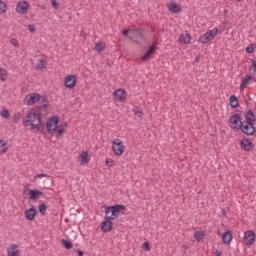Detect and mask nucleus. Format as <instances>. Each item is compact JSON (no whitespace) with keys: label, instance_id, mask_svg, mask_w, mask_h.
Instances as JSON below:
<instances>
[{"label":"nucleus","instance_id":"f704fd0d","mask_svg":"<svg viewBox=\"0 0 256 256\" xmlns=\"http://www.w3.org/2000/svg\"><path fill=\"white\" fill-rule=\"evenodd\" d=\"M0 79L1 81H7V70L0 68Z\"/></svg>","mask_w":256,"mask_h":256},{"label":"nucleus","instance_id":"9b49d317","mask_svg":"<svg viewBox=\"0 0 256 256\" xmlns=\"http://www.w3.org/2000/svg\"><path fill=\"white\" fill-rule=\"evenodd\" d=\"M29 11V2L20 1L16 6V13H20V15H25Z\"/></svg>","mask_w":256,"mask_h":256},{"label":"nucleus","instance_id":"f8f14e48","mask_svg":"<svg viewBox=\"0 0 256 256\" xmlns=\"http://www.w3.org/2000/svg\"><path fill=\"white\" fill-rule=\"evenodd\" d=\"M255 232L253 230H248L244 233V243L246 245H253L255 243Z\"/></svg>","mask_w":256,"mask_h":256},{"label":"nucleus","instance_id":"864d4df0","mask_svg":"<svg viewBox=\"0 0 256 256\" xmlns=\"http://www.w3.org/2000/svg\"><path fill=\"white\" fill-rule=\"evenodd\" d=\"M221 253H222L221 251L216 250L215 255H216V256H221Z\"/></svg>","mask_w":256,"mask_h":256},{"label":"nucleus","instance_id":"423d86ee","mask_svg":"<svg viewBox=\"0 0 256 256\" xmlns=\"http://www.w3.org/2000/svg\"><path fill=\"white\" fill-rule=\"evenodd\" d=\"M219 29L214 28L210 30L209 32H206L204 35L200 36L198 39V43H209V41H213L215 37L217 36Z\"/></svg>","mask_w":256,"mask_h":256},{"label":"nucleus","instance_id":"20e7f679","mask_svg":"<svg viewBox=\"0 0 256 256\" xmlns=\"http://www.w3.org/2000/svg\"><path fill=\"white\" fill-rule=\"evenodd\" d=\"M229 123L230 129H233L234 131H239L241 125L243 124V118H241V114H233L229 118Z\"/></svg>","mask_w":256,"mask_h":256},{"label":"nucleus","instance_id":"e433bc0d","mask_svg":"<svg viewBox=\"0 0 256 256\" xmlns=\"http://www.w3.org/2000/svg\"><path fill=\"white\" fill-rule=\"evenodd\" d=\"M255 51V45L254 44H250L246 47V53H253Z\"/></svg>","mask_w":256,"mask_h":256},{"label":"nucleus","instance_id":"aec40b11","mask_svg":"<svg viewBox=\"0 0 256 256\" xmlns=\"http://www.w3.org/2000/svg\"><path fill=\"white\" fill-rule=\"evenodd\" d=\"M255 80V78L251 75H246L243 79L242 82L240 84V89H245V87H247V85H249L250 81Z\"/></svg>","mask_w":256,"mask_h":256},{"label":"nucleus","instance_id":"49530a36","mask_svg":"<svg viewBox=\"0 0 256 256\" xmlns=\"http://www.w3.org/2000/svg\"><path fill=\"white\" fill-rule=\"evenodd\" d=\"M28 30L30 31V33H35V25L29 24L28 25Z\"/></svg>","mask_w":256,"mask_h":256},{"label":"nucleus","instance_id":"2eb2a0df","mask_svg":"<svg viewBox=\"0 0 256 256\" xmlns=\"http://www.w3.org/2000/svg\"><path fill=\"white\" fill-rule=\"evenodd\" d=\"M240 147L243 151H251L253 149V142L249 138H244L240 141Z\"/></svg>","mask_w":256,"mask_h":256},{"label":"nucleus","instance_id":"4be33fe9","mask_svg":"<svg viewBox=\"0 0 256 256\" xmlns=\"http://www.w3.org/2000/svg\"><path fill=\"white\" fill-rule=\"evenodd\" d=\"M17 247V244H11L10 248L7 249L8 256H19V250H15Z\"/></svg>","mask_w":256,"mask_h":256},{"label":"nucleus","instance_id":"4c0bfd02","mask_svg":"<svg viewBox=\"0 0 256 256\" xmlns=\"http://www.w3.org/2000/svg\"><path fill=\"white\" fill-rule=\"evenodd\" d=\"M129 33H130V30H129V29H124V30L122 31V35H123L124 37H128V39L133 40V36H129Z\"/></svg>","mask_w":256,"mask_h":256},{"label":"nucleus","instance_id":"79ce46f5","mask_svg":"<svg viewBox=\"0 0 256 256\" xmlns=\"http://www.w3.org/2000/svg\"><path fill=\"white\" fill-rule=\"evenodd\" d=\"M106 165H108V167H113L115 165V160L106 159Z\"/></svg>","mask_w":256,"mask_h":256},{"label":"nucleus","instance_id":"f3484780","mask_svg":"<svg viewBox=\"0 0 256 256\" xmlns=\"http://www.w3.org/2000/svg\"><path fill=\"white\" fill-rule=\"evenodd\" d=\"M155 44H152L148 50L145 52V54L141 57L142 61H149L153 55V53H155Z\"/></svg>","mask_w":256,"mask_h":256},{"label":"nucleus","instance_id":"39448f33","mask_svg":"<svg viewBox=\"0 0 256 256\" xmlns=\"http://www.w3.org/2000/svg\"><path fill=\"white\" fill-rule=\"evenodd\" d=\"M112 151L117 157H121L123 153H125V146L123 145V141L121 139H114L112 141Z\"/></svg>","mask_w":256,"mask_h":256},{"label":"nucleus","instance_id":"6e6d98bb","mask_svg":"<svg viewBox=\"0 0 256 256\" xmlns=\"http://www.w3.org/2000/svg\"><path fill=\"white\" fill-rule=\"evenodd\" d=\"M254 45V49H256V44H253Z\"/></svg>","mask_w":256,"mask_h":256},{"label":"nucleus","instance_id":"4468645a","mask_svg":"<svg viewBox=\"0 0 256 256\" xmlns=\"http://www.w3.org/2000/svg\"><path fill=\"white\" fill-rule=\"evenodd\" d=\"M24 215L27 221H35V217H37V209L32 206L30 209L24 212Z\"/></svg>","mask_w":256,"mask_h":256},{"label":"nucleus","instance_id":"c9c22d12","mask_svg":"<svg viewBox=\"0 0 256 256\" xmlns=\"http://www.w3.org/2000/svg\"><path fill=\"white\" fill-rule=\"evenodd\" d=\"M38 211L39 213H41V215H45V213H47V205L40 204L38 207Z\"/></svg>","mask_w":256,"mask_h":256},{"label":"nucleus","instance_id":"72a5a7b5","mask_svg":"<svg viewBox=\"0 0 256 256\" xmlns=\"http://www.w3.org/2000/svg\"><path fill=\"white\" fill-rule=\"evenodd\" d=\"M6 12H7V4L3 2V0H0V15Z\"/></svg>","mask_w":256,"mask_h":256},{"label":"nucleus","instance_id":"5701e85b","mask_svg":"<svg viewBox=\"0 0 256 256\" xmlns=\"http://www.w3.org/2000/svg\"><path fill=\"white\" fill-rule=\"evenodd\" d=\"M168 9L171 13H181V7H179V4L171 2L168 5Z\"/></svg>","mask_w":256,"mask_h":256},{"label":"nucleus","instance_id":"a211bd4d","mask_svg":"<svg viewBox=\"0 0 256 256\" xmlns=\"http://www.w3.org/2000/svg\"><path fill=\"white\" fill-rule=\"evenodd\" d=\"M132 41L133 39H143V29L141 28H135L130 31Z\"/></svg>","mask_w":256,"mask_h":256},{"label":"nucleus","instance_id":"c756f323","mask_svg":"<svg viewBox=\"0 0 256 256\" xmlns=\"http://www.w3.org/2000/svg\"><path fill=\"white\" fill-rule=\"evenodd\" d=\"M194 238L196 241H203L205 239V233L202 231H196L194 233Z\"/></svg>","mask_w":256,"mask_h":256},{"label":"nucleus","instance_id":"c03bdc74","mask_svg":"<svg viewBox=\"0 0 256 256\" xmlns=\"http://www.w3.org/2000/svg\"><path fill=\"white\" fill-rule=\"evenodd\" d=\"M10 43H11L12 45H14V47H19V41H18L17 39H15V38H12V39L10 40Z\"/></svg>","mask_w":256,"mask_h":256},{"label":"nucleus","instance_id":"b1692460","mask_svg":"<svg viewBox=\"0 0 256 256\" xmlns=\"http://www.w3.org/2000/svg\"><path fill=\"white\" fill-rule=\"evenodd\" d=\"M179 41H180V43L187 45L188 43H191V35L190 34H182L179 37Z\"/></svg>","mask_w":256,"mask_h":256},{"label":"nucleus","instance_id":"f03ea898","mask_svg":"<svg viewBox=\"0 0 256 256\" xmlns=\"http://www.w3.org/2000/svg\"><path fill=\"white\" fill-rule=\"evenodd\" d=\"M121 211H125V206L123 204L109 206L105 210V219H108V221H114V219H117V217L121 215Z\"/></svg>","mask_w":256,"mask_h":256},{"label":"nucleus","instance_id":"a18cd8bd","mask_svg":"<svg viewBox=\"0 0 256 256\" xmlns=\"http://www.w3.org/2000/svg\"><path fill=\"white\" fill-rule=\"evenodd\" d=\"M43 177H46L47 179H49L50 176L47 174H37L35 175L34 179H41Z\"/></svg>","mask_w":256,"mask_h":256},{"label":"nucleus","instance_id":"7ed1b4c3","mask_svg":"<svg viewBox=\"0 0 256 256\" xmlns=\"http://www.w3.org/2000/svg\"><path fill=\"white\" fill-rule=\"evenodd\" d=\"M59 129V116H52L46 121V131L53 135Z\"/></svg>","mask_w":256,"mask_h":256},{"label":"nucleus","instance_id":"603ef678","mask_svg":"<svg viewBox=\"0 0 256 256\" xmlns=\"http://www.w3.org/2000/svg\"><path fill=\"white\" fill-rule=\"evenodd\" d=\"M199 59H201V56L197 55L194 59V63H199Z\"/></svg>","mask_w":256,"mask_h":256},{"label":"nucleus","instance_id":"8fccbe9b","mask_svg":"<svg viewBox=\"0 0 256 256\" xmlns=\"http://www.w3.org/2000/svg\"><path fill=\"white\" fill-rule=\"evenodd\" d=\"M74 253H77L78 256H83V255H85V253H84L82 250H80V249L74 250Z\"/></svg>","mask_w":256,"mask_h":256},{"label":"nucleus","instance_id":"c85d7f7f","mask_svg":"<svg viewBox=\"0 0 256 256\" xmlns=\"http://www.w3.org/2000/svg\"><path fill=\"white\" fill-rule=\"evenodd\" d=\"M39 101L42 108L49 107V99L47 96H40Z\"/></svg>","mask_w":256,"mask_h":256},{"label":"nucleus","instance_id":"1a4fd4ad","mask_svg":"<svg viewBox=\"0 0 256 256\" xmlns=\"http://www.w3.org/2000/svg\"><path fill=\"white\" fill-rule=\"evenodd\" d=\"M64 85L66 89H74V87L77 85V76L75 75H68L64 79Z\"/></svg>","mask_w":256,"mask_h":256},{"label":"nucleus","instance_id":"2f4dec72","mask_svg":"<svg viewBox=\"0 0 256 256\" xmlns=\"http://www.w3.org/2000/svg\"><path fill=\"white\" fill-rule=\"evenodd\" d=\"M61 243L65 249H73V243L70 240L61 239Z\"/></svg>","mask_w":256,"mask_h":256},{"label":"nucleus","instance_id":"f257e3e1","mask_svg":"<svg viewBox=\"0 0 256 256\" xmlns=\"http://www.w3.org/2000/svg\"><path fill=\"white\" fill-rule=\"evenodd\" d=\"M41 117V107H34L27 112L26 119H23L24 127H30V131L36 130V132L39 133L41 127H43V124H41Z\"/></svg>","mask_w":256,"mask_h":256},{"label":"nucleus","instance_id":"4d7b16f0","mask_svg":"<svg viewBox=\"0 0 256 256\" xmlns=\"http://www.w3.org/2000/svg\"><path fill=\"white\" fill-rule=\"evenodd\" d=\"M246 103H249V101L246 100Z\"/></svg>","mask_w":256,"mask_h":256},{"label":"nucleus","instance_id":"bb28decb","mask_svg":"<svg viewBox=\"0 0 256 256\" xmlns=\"http://www.w3.org/2000/svg\"><path fill=\"white\" fill-rule=\"evenodd\" d=\"M251 65L249 67V73L252 77H256V60H251Z\"/></svg>","mask_w":256,"mask_h":256},{"label":"nucleus","instance_id":"473e14b6","mask_svg":"<svg viewBox=\"0 0 256 256\" xmlns=\"http://www.w3.org/2000/svg\"><path fill=\"white\" fill-rule=\"evenodd\" d=\"M95 51L101 53V51H105V43L99 42L95 45Z\"/></svg>","mask_w":256,"mask_h":256},{"label":"nucleus","instance_id":"ea45409f","mask_svg":"<svg viewBox=\"0 0 256 256\" xmlns=\"http://www.w3.org/2000/svg\"><path fill=\"white\" fill-rule=\"evenodd\" d=\"M142 247L144 251H151V245H149V242H144Z\"/></svg>","mask_w":256,"mask_h":256},{"label":"nucleus","instance_id":"a878e982","mask_svg":"<svg viewBox=\"0 0 256 256\" xmlns=\"http://www.w3.org/2000/svg\"><path fill=\"white\" fill-rule=\"evenodd\" d=\"M36 69L38 71H45V69H47V60L45 59H40L39 63L36 66Z\"/></svg>","mask_w":256,"mask_h":256},{"label":"nucleus","instance_id":"dca6fc26","mask_svg":"<svg viewBox=\"0 0 256 256\" xmlns=\"http://www.w3.org/2000/svg\"><path fill=\"white\" fill-rule=\"evenodd\" d=\"M113 229V223L111 220L106 219L101 223V232L102 233H109Z\"/></svg>","mask_w":256,"mask_h":256},{"label":"nucleus","instance_id":"58836bf2","mask_svg":"<svg viewBox=\"0 0 256 256\" xmlns=\"http://www.w3.org/2000/svg\"><path fill=\"white\" fill-rule=\"evenodd\" d=\"M65 133L64 128H58L56 138L59 139Z\"/></svg>","mask_w":256,"mask_h":256},{"label":"nucleus","instance_id":"6ab92c4d","mask_svg":"<svg viewBox=\"0 0 256 256\" xmlns=\"http://www.w3.org/2000/svg\"><path fill=\"white\" fill-rule=\"evenodd\" d=\"M245 122L246 123H255V113L253 112V110H248L245 115Z\"/></svg>","mask_w":256,"mask_h":256},{"label":"nucleus","instance_id":"3c124183","mask_svg":"<svg viewBox=\"0 0 256 256\" xmlns=\"http://www.w3.org/2000/svg\"><path fill=\"white\" fill-rule=\"evenodd\" d=\"M136 117H141L143 115V112L140 110H136L135 112Z\"/></svg>","mask_w":256,"mask_h":256},{"label":"nucleus","instance_id":"6e6552de","mask_svg":"<svg viewBox=\"0 0 256 256\" xmlns=\"http://www.w3.org/2000/svg\"><path fill=\"white\" fill-rule=\"evenodd\" d=\"M41 99V95L39 93L28 94L25 99V105H35Z\"/></svg>","mask_w":256,"mask_h":256},{"label":"nucleus","instance_id":"5fc2aeb1","mask_svg":"<svg viewBox=\"0 0 256 256\" xmlns=\"http://www.w3.org/2000/svg\"><path fill=\"white\" fill-rule=\"evenodd\" d=\"M236 113H238L237 115H239V114L241 115V110L237 109Z\"/></svg>","mask_w":256,"mask_h":256},{"label":"nucleus","instance_id":"09e8293b","mask_svg":"<svg viewBox=\"0 0 256 256\" xmlns=\"http://www.w3.org/2000/svg\"><path fill=\"white\" fill-rule=\"evenodd\" d=\"M21 119V115L20 114H15V117H14V122L15 123H19V120Z\"/></svg>","mask_w":256,"mask_h":256},{"label":"nucleus","instance_id":"393cba45","mask_svg":"<svg viewBox=\"0 0 256 256\" xmlns=\"http://www.w3.org/2000/svg\"><path fill=\"white\" fill-rule=\"evenodd\" d=\"M230 107L232 109H237V107H239V99L237 98V96H230Z\"/></svg>","mask_w":256,"mask_h":256},{"label":"nucleus","instance_id":"cd10ccee","mask_svg":"<svg viewBox=\"0 0 256 256\" xmlns=\"http://www.w3.org/2000/svg\"><path fill=\"white\" fill-rule=\"evenodd\" d=\"M81 163L82 164H88L89 163V153L87 151L82 152L80 154Z\"/></svg>","mask_w":256,"mask_h":256},{"label":"nucleus","instance_id":"37998d69","mask_svg":"<svg viewBox=\"0 0 256 256\" xmlns=\"http://www.w3.org/2000/svg\"><path fill=\"white\" fill-rule=\"evenodd\" d=\"M50 2L54 9H59V4L57 3V0H50Z\"/></svg>","mask_w":256,"mask_h":256},{"label":"nucleus","instance_id":"7c9ffc66","mask_svg":"<svg viewBox=\"0 0 256 256\" xmlns=\"http://www.w3.org/2000/svg\"><path fill=\"white\" fill-rule=\"evenodd\" d=\"M9 148L7 147V142L0 140V154L7 153Z\"/></svg>","mask_w":256,"mask_h":256},{"label":"nucleus","instance_id":"ddd939ff","mask_svg":"<svg viewBox=\"0 0 256 256\" xmlns=\"http://www.w3.org/2000/svg\"><path fill=\"white\" fill-rule=\"evenodd\" d=\"M29 192V201H37L39 197L43 196L44 193L41 190L28 189Z\"/></svg>","mask_w":256,"mask_h":256},{"label":"nucleus","instance_id":"0eeeda50","mask_svg":"<svg viewBox=\"0 0 256 256\" xmlns=\"http://www.w3.org/2000/svg\"><path fill=\"white\" fill-rule=\"evenodd\" d=\"M239 131H241V133H244V135H255L256 133V128L253 125V123L251 122H242L241 127L239 129Z\"/></svg>","mask_w":256,"mask_h":256},{"label":"nucleus","instance_id":"9d476101","mask_svg":"<svg viewBox=\"0 0 256 256\" xmlns=\"http://www.w3.org/2000/svg\"><path fill=\"white\" fill-rule=\"evenodd\" d=\"M113 98L116 101H120L121 103H123V101H125V99H127V92L125 91V89L119 88L113 92Z\"/></svg>","mask_w":256,"mask_h":256},{"label":"nucleus","instance_id":"412c9836","mask_svg":"<svg viewBox=\"0 0 256 256\" xmlns=\"http://www.w3.org/2000/svg\"><path fill=\"white\" fill-rule=\"evenodd\" d=\"M231 239H233V233L231 231H226L222 234V241L225 244L231 243Z\"/></svg>","mask_w":256,"mask_h":256},{"label":"nucleus","instance_id":"a19ab883","mask_svg":"<svg viewBox=\"0 0 256 256\" xmlns=\"http://www.w3.org/2000/svg\"><path fill=\"white\" fill-rule=\"evenodd\" d=\"M1 117H3L4 119H9V117H10L9 110L2 111Z\"/></svg>","mask_w":256,"mask_h":256},{"label":"nucleus","instance_id":"de8ad7c7","mask_svg":"<svg viewBox=\"0 0 256 256\" xmlns=\"http://www.w3.org/2000/svg\"><path fill=\"white\" fill-rule=\"evenodd\" d=\"M58 129H64V131H66V129H67V122H63L62 124H60Z\"/></svg>","mask_w":256,"mask_h":256}]
</instances>
